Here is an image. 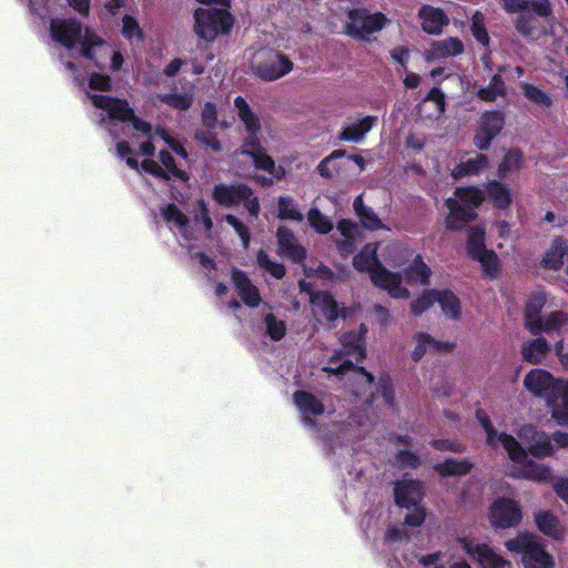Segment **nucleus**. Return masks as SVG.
Masks as SVG:
<instances>
[{
  "label": "nucleus",
  "mask_w": 568,
  "mask_h": 568,
  "mask_svg": "<svg viewBox=\"0 0 568 568\" xmlns=\"http://www.w3.org/2000/svg\"><path fill=\"white\" fill-rule=\"evenodd\" d=\"M389 20L381 12L352 10L348 13L347 32L359 40H369L371 34L381 31Z\"/></svg>",
  "instance_id": "obj_14"
},
{
  "label": "nucleus",
  "mask_w": 568,
  "mask_h": 568,
  "mask_svg": "<svg viewBox=\"0 0 568 568\" xmlns=\"http://www.w3.org/2000/svg\"><path fill=\"white\" fill-rule=\"evenodd\" d=\"M161 215L171 231L184 240L191 239V226L189 219L174 205L168 204L161 209Z\"/></svg>",
  "instance_id": "obj_28"
},
{
  "label": "nucleus",
  "mask_w": 568,
  "mask_h": 568,
  "mask_svg": "<svg viewBox=\"0 0 568 568\" xmlns=\"http://www.w3.org/2000/svg\"><path fill=\"white\" fill-rule=\"evenodd\" d=\"M443 554L440 551H436L433 554L424 555L419 558V562L423 568H471L469 564L465 560H457L452 562L448 567L440 564V559Z\"/></svg>",
  "instance_id": "obj_50"
},
{
  "label": "nucleus",
  "mask_w": 568,
  "mask_h": 568,
  "mask_svg": "<svg viewBox=\"0 0 568 568\" xmlns=\"http://www.w3.org/2000/svg\"><path fill=\"white\" fill-rule=\"evenodd\" d=\"M194 220L196 223H202L205 227V231H210L213 226L212 219L209 215V210L203 200H199L192 210Z\"/></svg>",
  "instance_id": "obj_58"
},
{
  "label": "nucleus",
  "mask_w": 568,
  "mask_h": 568,
  "mask_svg": "<svg viewBox=\"0 0 568 568\" xmlns=\"http://www.w3.org/2000/svg\"><path fill=\"white\" fill-rule=\"evenodd\" d=\"M466 248L468 255L480 264L486 276L493 278L498 275L499 258L494 251L487 250L483 227L474 226L469 229Z\"/></svg>",
  "instance_id": "obj_13"
},
{
  "label": "nucleus",
  "mask_w": 568,
  "mask_h": 568,
  "mask_svg": "<svg viewBox=\"0 0 568 568\" xmlns=\"http://www.w3.org/2000/svg\"><path fill=\"white\" fill-rule=\"evenodd\" d=\"M471 33L480 44H488L489 36L485 29L484 14L479 11H476L471 18Z\"/></svg>",
  "instance_id": "obj_56"
},
{
  "label": "nucleus",
  "mask_w": 568,
  "mask_h": 568,
  "mask_svg": "<svg viewBox=\"0 0 568 568\" xmlns=\"http://www.w3.org/2000/svg\"><path fill=\"white\" fill-rule=\"evenodd\" d=\"M523 12L516 20V29L519 33H521L525 37H537L541 30H540V20L536 13L531 14L534 12L532 10H521Z\"/></svg>",
  "instance_id": "obj_42"
},
{
  "label": "nucleus",
  "mask_w": 568,
  "mask_h": 568,
  "mask_svg": "<svg viewBox=\"0 0 568 568\" xmlns=\"http://www.w3.org/2000/svg\"><path fill=\"white\" fill-rule=\"evenodd\" d=\"M506 548L511 552L521 554L525 568H552V557L546 552L537 537L520 534L506 541Z\"/></svg>",
  "instance_id": "obj_11"
},
{
  "label": "nucleus",
  "mask_w": 568,
  "mask_h": 568,
  "mask_svg": "<svg viewBox=\"0 0 568 568\" xmlns=\"http://www.w3.org/2000/svg\"><path fill=\"white\" fill-rule=\"evenodd\" d=\"M354 210L359 217L362 224L369 230H381L385 229V225L382 223V221L378 219V216L375 214V212L371 209L364 205L363 196L358 195L353 203Z\"/></svg>",
  "instance_id": "obj_43"
},
{
  "label": "nucleus",
  "mask_w": 568,
  "mask_h": 568,
  "mask_svg": "<svg viewBox=\"0 0 568 568\" xmlns=\"http://www.w3.org/2000/svg\"><path fill=\"white\" fill-rule=\"evenodd\" d=\"M355 418L352 417V420L346 424L334 423L328 427L327 432L321 433L318 439L324 449L327 452L334 450L336 447L358 438L361 430L359 428L355 430L353 426Z\"/></svg>",
  "instance_id": "obj_19"
},
{
  "label": "nucleus",
  "mask_w": 568,
  "mask_h": 568,
  "mask_svg": "<svg viewBox=\"0 0 568 568\" xmlns=\"http://www.w3.org/2000/svg\"><path fill=\"white\" fill-rule=\"evenodd\" d=\"M473 467V463L468 459L447 458L443 463L436 464L434 469L440 476H463L468 474Z\"/></svg>",
  "instance_id": "obj_41"
},
{
  "label": "nucleus",
  "mask_w": 568,
  "mask_h": 568,
  "mask_svg": "<svg viewBox=\"0 0 568 568\" xmlns=\"http://www.w3.org/2000/svg\"><path fill=\"white\" fill-rule=\"evenodd\" d=\"M488 166V158L484 154H477L475 158L460 162L452 170L454 180H460L466 176L477 175Z\"/></svg>",
  "instance_id": "obj_34"
},
{
  "label": "nucleus",
  "mask_w": 568,
  "mask_h": 568,
  "mask_svg": "<svg viewBox=\"0 0 568 568\" xmlns=\"http://www.w3.org/2000/svg\"><path fill=\"white\" fill-rule=\"evenodd\" d=\"M523 163V153L519 150H509L498 168V173L501 178L520 169Z\"/></svg>",
  "instance_id": "obj_49"
},
{
  "label": "nucleus",
  "mask_w": 568,
  "mask_h": 568,
  "mask_svg": "<svg viewBox=\"0 0 568 568\" xmlns=\"http://www.w3.org/2000/svg\"><path fill=\"white\" fill-rule=\"evenodd\" d=\"M88 99L91 101L94 111L92 113L93 121L102 129L109 132L113 139H118L125 125H131L136 132V139H143L139 143L138 154L144 156V160L139 165L135 156V151L130 146L126 141L118 142L116 155L124 160L128 166L139 171L140 168L145 173L163 180H180L186 182L187 173L178 166L174 162L172 154L169 151H160V163L150 159L154 154L158 145V140L166 143L172 151L179 156L186 159L187 153L185 149L162 128H156L154 131L150 123L139 119L134 115V111L130 108L125 100L114 99L109 95L87 92Z\"/></svg>",
  "instance_id": "obj_1"
},
{
  "label": "nucleus",
  "mask_w": 568,
  "mask_h": 568,
  "mask_svg": "<svg viewBox=\"0 0 568 568\" xmlns=\"http://www.w3.org/2000/svg\"><path fill=\"white\" fill-rule=\"evenodd\" d=\"M476 418L486 433V443L493 448L503 447L509 459L516 464L513 469V475L515 477L538 483H546L550 480L551 469L545 464L536 462L525 463L527 458L526 449L523 448L520 443L514 436L505 432H497L484 410L478 409L476 412Z\"/></svg>",
  "instance_id": "obj_4"
},
{
  "label": "nucleus",
  "mask_w": 568,
  "mask_h": 568,
  "mask_svg": "<svg viewBox=\"0 0 568 568\" xmlns=\"http://www.w3.org/2000/svg\"><path fill=\"white\" fill-rule=\"evenodd\" d=\"M367 328L362 324L357 331L343 334L341 337V349L333 351L328 356L323 371L328 377H334L341 383L346 400L361 399L365 404L382 398L383 403L393 406L394 389L388 377H382L378 382V394L375 395L374 377L363 367L356 366L353 362L362 361L366 355L365 335Z\"/></svg>",
  "instance_id": "obj_2"
},
{
  "label": "nucleus",
  "mask_w": 568,
  "mask_h": 568,
  "mask_svg": "<svg viewBox=\"0 0 568 568\" xmlns=\"http://www.w3.org/2000/svg\"><path fill=\"white\" fill-rule=\"evenodd\" d=\"M419 464V458L410 452L400 450L395 457V465L400 468H415Z\"/></svg>",
  "instance_id": "obj_61"
},
{
  "label": "nucleus",
  "mask_w": 568,
  "mask_h": 568,
  "mask_svg": "<svg viewBox=\"0 0 568 568\" xmlns=\"http://www.w3.org/2000/svg\"><path fill=\"white\" fill-rule=\"evenodd\" d=\"M159 99L169 106L187 110L192 104L193 95L191 93H171L159 95Z\"/></svg>",
  "instance_id": "obj_53"
},
{
  "label": "nucleus",
  "mask_w": 568,
  "mask_h": 568,
  "mask_svg": "<svg viewBox=\"0 0 568 568\" xmlns=\"http://www.w3.org/2000/svg\"><path fill=\"white\" fill-rule=\"evenodd\" d=\"M292 67V62L284 54L274 50L261 49L252 57L253 72L262 80H276L287 74Z\"/></svg>",
  "instance_id": "obj_12"
},
{
  "label": "nucleus",
  "mask_w": 568,
  "mask_h": 568,
  "mask_svg": "<svg viewBox=\"0 0 568 568\" xmlns=\"http://www.w3.org/2000/svg\"><path fill=\"white\" fill-rule=\"evenodd\" d=\"M484 192L474 186L458 187L454 197L446 200L449 214L446 217V226L450 230H459L463 225L476 217L475 209L484 201Z\"/></svg>",
  "instance_id": "obj_8"
},
{
  "label": "nucleus",
  "mask_w": 568,
  "mask_h": 568,
  "mask_svg": "<svg viewBox=\"0 0 568 568\" xmlns=\"http://www.w3.org/2000/svg\"><path fill=\"white\" fill-rule=\"evenodd\" d=\"M418 17L423 30L429 34H439L449 22L443 10L430 6H423L419 9Z\"/></svg>",
  "instance_id": "obj_29"
},
{
  "label": "nucleus",
  "mask_w": 568,
  "mask_h": 568,
  "mask_svg": "<svg viewBox=\"0 0 568 568\" xmlns=\"http://www.w3.org/2000/svg\"><path fill=\"white\" fill-rule=\"evenodd\" d=\"M523 90L525 97L530 101L541 106H549L551 104V98L547 93L541 91L539 88L528 83H524Z\"/></svg>",
  "instance_id": "obj_57"
},
{
  "label": "nucleus",
  "mask_w": 568,
  "mask_h": 568,
  "mask_svg": "<svg viewBox=\"0 0 568 568\" xmlns=\"http://www.w3.org/2000/svg\"><path fill=\"white\" fill-rule=\"evenodd\" d=\"M549 352V344L542 337L526 342L521 346V355L531 364H540Z\"/></svg>",
  "instance_id": "obj_36"
},
{
  "label": "nucleus",
  "mask_w": 568,
  "mask_h": 568,
  "mask_svg": "<svg viewBox=\"0 0 568 568\" xmlns=\"http://www.w3.org/2000/svg\"><path fill=\"white\" fill-rule=\"evenodd\" d=\"M559 381L549 372L540 368L531 369L524 378V387L535 397L546 399V403L555 394Z\"/></svg>",
  "instance_id": "obj_17"
},
{
  "label": "nucleus",
  "mask_w": 568,
  "mask_h": 568,
  "mask_svg": "<svg viewBox=\"0 0 568 568\" xmlns=\"http://www.w3.org/2000/svg\"><path fill=\"white\" fill-rule=\"evenodd\" d=\"M548 303V296L544 291L534 292L526 305V327L531 334L560 333L568 325V315L564 312H552L542 320L540 312Z\"/></svg>",
  "instance_id": "obj_9"
},
{
  "label": "nucleus",
  "mask_w": 568,
  "mask_h": 568,
  "mask_svg": "<svg viewBox=\"0 0 568 568\" xmlns=\"http://www.w3.org/2000/svg\"><path fill=\"white\" fill-rule=\"evenodd\" d=\"M464 52V43L460 39L450 37L444 40L433 41L425 52L427 61L446 59L459 55Z\"/></svg>",
  "instance_id": "obj_26"
},
{
  "label": "nucleus",
  "mask_w": 568,
  "mask_h": 568,
  "mask_svg": "<svg viewBox=\"0 0 568 568\" xmlns=\"http://www.w3.org/2000/svg\"><path fill=\"white\" fill-rule=\"evenodd\" d=\"M234 109L248 133V138L243 145L242 153L247 154L257 169L268 172L273 178L282 179L284 176V170L281 166H276L272 158L265 154L260 145L257 138L260 132V120L257 115L252 111L248 103L242 97L235 98Z\"/></svg>",
  "instance_id": "obj_6"
},
{
  "label": "nucleus",
  "mask_w": 568,
  "mask_h": 568,
  "mask_svg": "<svg viewBox=\"0 0 568 568\" xmlns=\"http://www.w3.org/2000/svg\"><path fill=\"white\" fill-rule=\"evenodd\" d=\"M111 87V79L106 74L92 73L89 79V89L91 91L101 90L108 91Z\"/></svg>",
  "instance_id": "obj_60"
},
{
  "label": "nucleus",
  "mask_w": 568,
  "mask_h": 568,
  "mask_svg": "<svg viewBox=\"0 0 568 568\" xmlns=\"http://www.w3.org/2000/svg\"><path fill=\"white\" fill-rule=\"evenodd\" d=\"M308 225L318 234H328L333 230L332 220L324 215L317 207H311L307 212Z\"/></svg>",
  "instance_id": "obj_47"
},
{
  "label": "nucleus",
  "mask_w": 568,
  "mask_h": 568,
  "mask_svg": "<svg viewBox=\"0 0 568 568\" xmlns=\"http://www.w3.org/2000/svg\"><path fill=\"white\" fill-rule=\"evenodd\" d=\"M407 264L408 265L403 268V273L408 284H428L432 271L420 255L412 256Z\"/></svg>",
  "instance_id": "obj_32"
},
{
  "label": "nucleus",
  "mask_w": 568,
  "mask_h": 568,
  "mask_svg": "<svg viewBox=\"0 0 568 568\" xmlns=\"http://www.w3.org/2000/svg\"><path fill=\"white\" fill-rule=\"evenodd\" d=\"M423 494V485L417 480L404 478L396 483L394 487L396 504L403 508H412V513L405 517V525L417 527L424 523L425 510L420 506Z\"/></svg>",
  "instance_id": "obj_10"
},
{
  "label": "nucleus",
  "mask_w": 568,
  "mask_h": 568,
  "mask_svg": "<svg viewBox=\"0 0 568 568\" xmlns=\"http://www.w3.org/2000/svg\"><path fill=\"white\" fill-rule=\"evenodd\" d=\"M277 217L280 220L300 223L304 220L298 203L291 196L281 195L277 197Z\"/></svg>",
  "instance_id": "obj_38"
},
{
  "label": "nucleus",
  "mask_w": 568,
  "mask_h": 568,
  "mask_svg": "<svg viewBox=\"0 0 568 568\" xmlns=\"http://www.w3.org/2000/svg\"><path fill=\"white\" fill-rule=\"evenodd\" d=\"M414 339H415V347H414V351L412 354L414 361H419L428 352L442 351V349H447L450 347L449 344H447V343L443 344L440 342H437L430 335L425 334V333L416 334Z\"/></svg>",
  "instance_id": "obj_40"
},
{
  "label": "nucleus",
  "mask_w": 568,
  "mask_h": 568,
  "mask_svg": "<svg viewBox=\"0 0 568 568\" xmlns=\"http://www.w3.org/2000/svg\"><path fill=\"white\" fill-rule=\"evenodd\" d=\"M458 541L463 549L478 561L481 568H504L508 565V561L486 544H476L467 538L458 539Z\"/></svg>",
  "instance_id": "obj_21"
},
{
  "label": "nucleus",
  "mask_w": 568,
  "mask_h": 568,
  "mask_svg": "<svg viewBox=\"0 0 568 568\" xmlns=\"http://www.w3.org/2000/svg\"><path fill=\"white\" fill-rule=\"evenodd\" d=\"M377 243H368L353 258L354 267L368 273L377 287L386 291L393 298H408L409 291L402 285V275L390 272L382 265L377 257Z\"/></svg>",
  "instance_id": "obj_5"
},
{
  "label": "nucleus",
  "mask_w": 568,
  "mask_h": 568,
  "mask_svg": "<svg viewBox=\"0 0 568 568\" xmlns=\"http://www.w3.org/2000/svg\"><path fill=\"white\" fill-rule=\"evenodd\" d=\"M436 302V290L425 291L419 297L410 303L414 315H420Z\"/></svg>",
  "instance_id": "obj_55"
},
{
  "label": "nucleus",
  "mask_w": 568,
  "mask_h": 568,
  "mask_svg": "<svg viewBox=\"0 0 568 568\" xmlns=\"http://www.w3.org/2000/svg\"><path fill=\"white\" fill-rule=\"evenodd\" d=\"M436 302L439 303L445 316L456 320L460 314V302L450 291H436Z\"/></svg>",
  "instance_id": "obj_44"
},
{
  "label": "nucleus",
  "mask_w": 568,
  "mask_h": 568,
  "mask_svg": "<svg viewBox=\"0 0 568 568\" xmlns=\"http://www.w3.org/2000/svg\"><path fill=\"white\" fill-rule=\"evenodd\" d=\"M517 435L527 445V454L529 453L537 458H544L555 453L550 436L542 430H538L532 425L521 426Z\"/></svg>",
  "instance_id": "obj_16"
},
{
  "label": "nucleus",
  "mask_w": 568,
  "mask_h": 568,
  "mask_svg": "<svg viewBox=\"0 0 568 568\" xmlns=\"http://www.w3.org/2000/svg\"><path fill=\"white\" fill-rule=\"evenodd\" d=\"M345 155L344 150H335L328 156L324 158L317 165V172L324 178H332L338 171L335 160Z\"/></svg>",
  "instance_id": "obj_52"
},
{
  "label": "nucleus",
  "mask_w": 568,
  "mask_h": 568,
  "mask_svg": "<svg viewBox=\"0 0 568 568\" xmlns=\"http://www.w3.org/2000/svg\"><path fill=\"white\" fill-rule=\"evenodd\" d=\"M488 519L495 528H510L520 521L521 509L513 499L498 498L489 508Z\"/></svg>",
  "instance_id": "obj_15"
},
{
  "label": "nucleus",
  "mask_w": 568,
  "mask_h": 568,
  "mask_svg": "<svg viewBox=\"0 0 568 568\" xmlns=\"http://www.w3.org/2000/svg\"><path fill=\"white\" fill-rule=\"evenodd\" d=\"M207 4L195 11V32L206 41H213L217 36L227 33L233 26V19L227 11L230 0H197Z\"/></svg>",
  "instance_id": "obj_7"
},
{
  "label": "nucleus",
  "mask_w": 568,
  "mask_h": 568,
  "mask_svg": "<svg viewBox=\"0 0 568 568\" xmlns=\"http://www.w3.org/2000/svg\"><path fill=\"white\" fill-rule=\"evenodd\" d=\"M246 195H252V190L243 184H217L213 190L214 201L224 207H232L241 204L243 197Z\"/></svg>",
  "instance_id": "obj_24"
},
{
  "label": "nucleus",
  "mask_w": 568,
  "mask_h": 568,
  "mask_svg": "<svg viewBox=\"0 0 568 568\" xmlns=\"http://www.w3.org/2000/svg\"><path fill=\"white\" fill-rule=\"evenodd\" d=\"M49 37L50 45L55 51L63 50L68 54L77 52L95 67L103 65L105 55L110 53V44L77 19H51Z\"/></svg>",
  "instance_id": "obj_3"
},
{
  "label": "nucleus",
  "mask_w": 568,
  "mask_h": 568,
  "mask_svg": "<svg viewBox=\"0 0 568 568\" xmlns=\"http://www.w3.org/2000/svg\"><path fill=\"white\" fill-rule=\"evenodd\" d=\"M566 243L562 239H556L542 260L544 265L550 270H559L564 263Z\"/></svg>",
  "instance_id": "obj_45"
},
{
  "label": "nucleus",
  "mask_w": 568,
  "mask_h": 568,
  "mask_svg": "<svg viewBox=\"0 0 568 568\" xmlns=\"http://www.w3.org/2000/svg\"><path fill=\"white\" fill-rule=\"evenodd\" d=\"M505 92L504 81L499 75H494L490 83L478 90V97L484 101H495L499 95Z\"/></svg>",
  "instance_id": "obj_51"
},
{
  "label": "nucleus",
  "mask_w": 568,
  "mask_h": 568,
  "mask_svg": "<svg viewBox=\"0 0 568 568\" xmlns=\"http://www.w3.org/2000/svg\"><path fill=\"white\" fill-rule=\"evenodd\" d=\"M376 121V116L366 115L362 119H358L357 121L349 122L345 124V126L338 134V139L342 141L354 143L359 142L372 130Z\"/></svg>",
  "instance_id": "obj_30"
},
{
  "label": "nucleus",
  "mask_w": 568,
  "mask_h": 568,
  "mask_svg": "<svg viewBox=\"0 0 568 568\" xmlns=\"http://www.w3.org/2000/svg\"><path fill=\"white\" fill-rule=\"evenodd\" d=\"M425 101H433L436 105V110L442 114L445 110V97L438 88H433Z\"/></svg>",
  "instance_id": "obj_63"
},
{
  "label": "nucleus",
  "mask_w": 568,
  "mask_h": 568,
  "mask_svg": "<svg viewBox=\"0 0 568 568\" xmlns=\"http://www.w3.org/2000/svg\"><path fill=\"white\" fill-rule=\"evenodd\" d=\"M552 418L560 425H568V379L559 381L555 394L548 399Z\"/></svg>",
  "instance_id": "obj_27"
},
{
  "label": "nucleus",
  "mask_w": 568,
  "mask_h": 568,
  "mask_svg": "<svg viewBox=\"0 0 568 568\" xmlns=\"http://www.w3.org/2000/svg\"><path fill=\"white\" fill-rule=\"evenodd\" d=\"M294 404L301 415L303 425L312 430L316 429L314 418L321 416L325 408L321 399L305 390L295 392Z\"/></svg>",
  "instance_id": "obj_20"
},
{
  "label": "nucleus",
  "mask_w": 568,
  "mask_h": 568,
  "mask_svg": "<svg viewBox=\"0 0 568 568\" xmlns=\"http://www.w3.org/2000/svg\"><path fill=\"white\" fill-rule=\"evenodd\" d=\"M311 303L315 316H321L327 321H334L339 314L337 303L327 292L314 293L311 296Z\"/></svg>",
  "instance_id": "obj_31"
},
{
  "label": "nucleus",
  "mask_w": 568,
  "mask_h": 568,
  "mask_svg": "<svg viewBox=\"0 0 568 568\" xmlns=\"http://www.w3.org/2000/svg\"><path fill=\"white\" fill-rule=\"evenodd\" d=\"M504 8L508 12H519L520 10H532L538 17H548L550 8L548 0H501Z\"/></svg>",
  "instance_id": "obj_33"
},
{
  "label": "nucleus",
  "mask_w": 568,
  "mask_h": 568,
  "mask_svg": "<svg viewBox=\"0 0 568 568\" xmlns=\"http://www.w3.org/2000/svg\"><path fill=\"white\" fill-rule=\"evenodd\" d=\"M486 190L489 197L494 201L496 206L505 209L510 204V192L506 185L497 181H493L488 183Z\"/></svg>",
  "instance_id": "obj_48"
},
{
  "label": "nucleus",
  "mask_w": 568,
  "mask_h": 568,
  "mask_svg": "<svg viewBox=\"0 0 568 568\" xmlns=\"http://www.w3.org/2000/svg\"><path fill=\"white\" fill-rule=\"evenodd\" d=\"M385 263L393 267H404L413 256L405 245L398 243L388 244L382 253Z\"/></svg>",
  "instance_id": "obj_37"
},
{
  "label": "nucleus",
  "mask_w": 568,
  "mask_h": 568,
  "mask_svg": "<svg viewBox=\"0 0 568 568\" xmlns=\"http://www.w3.org/2000/svg\"><path fill=\"white\" fill-rule=\"evenodd\" d=\"M108 62H110V65H109L110 70L115 72L122 68L124 59L120 51L113 50L112 47L110 45V53H108L105 55V63L103 65H101L100 68L105 67Z\"/></svg>",
  "instance_id": "obj_62"
},
{
  "label": "nucleus",
  "mask_w": 568,
  "mask_h": 568,
  "mask_svg": "<svg viewBox=\"0 0 568 568\" xmlns=\"http://www.w3.org/2000/svg\"><path fill=\"white\" fill-rule=\"evenodd\" d=\"M536 524L540 531L555 539L564 537V528L557 517L549 511H538L535 515Z\"/></svg>",
  "instance_id": "obj_39"
},
{
  "label": "nucleus",
  "mask_w": 568,
  "mask_h": 568,
  "mask_svg": "<svg viewBox=\"0 0 568 568\" xmlns=\"http://www.w3.org/2000/svg\"><path fill=\"white\" fill-rule=\"evenodd\" d=\"M337 231L343 236V240L338 241V247L343 255L351 254L357 242V235L359 234L358 226L347 220H342L337 224Z\"/></svg>",
  "instance_id": "obj_35"
},
{
  "label": "nucleus",
  "mask_w": 568,
  "mask_h": 568,
  "mask_svg": "<svg viewBox=\"0 0 568 568\" xmlns=\"http://www.w3.org/2000/svg\"><path fill=\"white\" fill-rule=\"evenodd\" d=\"M231 277L242 302L251 308L257 307L262 301L261 295L248 276L240 270H233Z\"/></svg>",
  "instance_id": "obj_25"
},
{
  "label": "nucleus",
  "mask_w": 568,
  "mask_h": 568,
  "mask_svg": "<svg viewBox=\"0 0 568 568\" xmlns=\"http://www.w3.org/2000/svg\"><path fill=\"white\" fill-rule=\"evenodd\" d=\"M504 116L500 112H486L481 115L480 126L474 138V143L479 150H487L491 141L499 134L504 126Z\"/></svg>",
  "instance_id": "obj_22"
},
{
  "label": "nucleus",
  "mask_w": 568,
  "mask_h": 568,
  "mask_svg": "<svg viewBox=\"0 0 568 568\" xmlns=\"http://www.w3.org/2000/svg\"><path fill=\"white\" fill-rule=\"evenodd\" d=\"M278 254L286 256L294 262H302L305 258V248L297 243L295 234L286 226H280L276 231Z\"/></svg>",
  "instance_id": "obj_23"
},
{
  "label": "nucleus",
  "mask_w": 568,
  "mask_h": 568,
  "mask_svg": "<svg viewBox=\"0 0 568 568\" xmlns=\"http://www.w3.org/2000/svg\"><path fill=\"white\" fill-rule=\"evenodd\" d=\"M202 120L204 125L207 129H213L216 123V110L215 106L212 103H206L203 112H202Z\"/></svg>",
  "instance_id": "obj_64"
},
{
  "label": "nucleus",
  "mask_w": 568,
  "mask_h": 568,
  "mask_svg": "<svg viewBox=\"0 0 568 568\" xmlns=\"http://www.w3.org/2000/svg\"><path fill=\"white\" fill-rule=\"evenodd\" d=\"M121 32H122V36L130 43H139L144 40V33H143L142 28L140 27L136 19L130 14H125L122 18Z\"/></svg>",
  "instance_id": "obj_46"
},
{
  "label": "nucleus",
  "mask_w": 568,
  "mask_h": 568,
  "mask_svg": "<svg viewBox=\"0 0 568 568\" xmlns=\"http://www.w3.org/2000/svg\"><path fill=\"white\" fill-rule=\"evenodd\" d=\"M261 322L257 326L258 331L273 342L282 341L287 333V322L283 314L273 306L264 304L261 312Z\"/></svg>",
  "instance_id": "obj_18"
},
{
  "label": "nucleus",
  "mask_w": 568,
  "mask_h": 568,
  "mask_svg": "<svg viewBox=\"0 0 568 568\" xmlns=\"http://www.w3.org/2000/svg\"><path fill=\"white\" fill-rule=\"evenodd\" d=\"M225 221L230 224L236 234L240 236L243 246L246 248L250 245L251 235L246 225H244L241 221H239L234 215L227 214L225 216Z\"/></svg>",
  "instance_id": "obj_59"
},
{
  "label": "nucleus",
  "mask_w": 568,
  "mask_h": 568,
  "mask_svg": "<svg viewBox=\"0 0 568 568\" xmlns=\"http://www.w3.org/2000/svg\"><path fill=\"white\" fill-rule=\"evenodd\" d=\"M257 263L262 268L267 271L277 280L285 275V267L283 264L272 261L263 250L257 253Z\"/></svg>",
  "instance_id": "obj_54"
}]
</instances>
